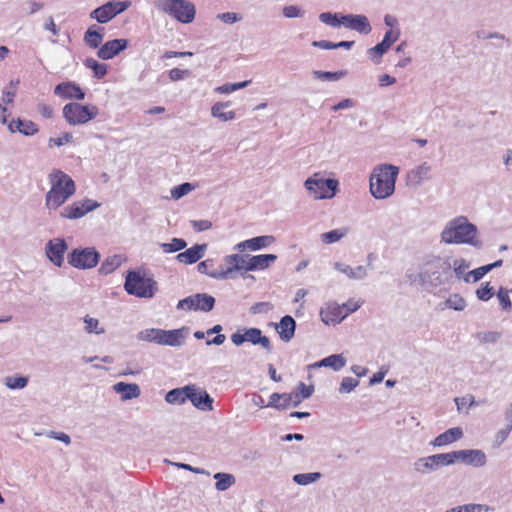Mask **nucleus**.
Masks as SVG:
<instances>
[{"label":"nucleus","mask_w":512,"mask_h":512,"mask_svg":"<svg viewBox=\"0 0 512 512\" xmlns=\"http://www.w3.org/2000/svg\"><path fill=\"white\" fill-rule=\"evenodd\" d=\"M477 234V227L467 217L458 216L446 224L441 232V241L445 244H469L479 248L482 242L477 239Z\"/></svg>","instance_id":"nucleus-1"},{"label":"nucleus","mask_w":512,"mask_h":512,"mask_svg":"<svg viewBox=\"0 0 512 512\" xmlns=\"http://www.w3.org/2000/svg\"><path fill=\"white\" fill-rule=\"evenodd\" d=\"M427 290L453 283L451 257L429 256L422 263Z\"/></svg>","instance_id":"nucleus-2"},{"label":"nucleus","mask_w":512,"mask_h":512,"mask_svg":"<svg viewBox=\"0 0 512 512\" xmlns=\"http://www.w3.org/2000/svg\"><path fill=\"white\" fill-rule=\"evenodd\" d=\"M51 184L46 193L45 204L48 209H57L64 204L76 191L73 179L61 170L54 169L49 174Z\"/></svg>","instance_id":"nucleus-3"},{"label":"nucleus","mask_w":512,"mask_h":512,"mask_svg":"<svg viewBox=\"0 0 512 512\" xmlns=\"http://www.w3.org/2000/svg\"><path fill=\"white\" fill-rule=\"evenodd\" d=\"M399 168L392 164L376 166L370 175V193L375 199H386L395 191Z\"/></svg>","instance_id":"nucleus-4"},{"label":"nucleus","mask_w":512,"mask_h":512,"mask_svg":"<svg viewBox=\"0 0 512 512\" xmlns=\"http://www.w3.org/2000/svg\"><path fill=\"white\" fill-rule=\"evenodd\" d=\"M155 7L181 23H191L195 18V6L188 0H158Z\"/></svg>","instance_id":"nucleus-5"},{"label":"nucleus","mask_w":512,"mask_h":512,"mask_svg":"<svg viewBox=\"0 0 512 512\" xmlns=\"http://www.w3.org/2000/svg\"><path fill=\"white\" fill-rule=\"evenodd\" d=\"M124 288L129 295L140 298H152L157 290V283L145 277L140 271H130L125 279Z\"/></svg>","instance_id":"nucleus-6"},{"label":"nucleus","mask_w":512,"mask_h":512,"mask_svg":"<svg viewBox=\"0 0 512 512\" xmlns=\"http://www.w3.org/2000/svg\"><path fill=\"white\" fill-rule=\"evenodd\" d=\"M336 179H324L320 173H314L304 182L305 188L313 194L315 199H330L335 196L338 190Z\"/></svg>","instance_id":"nucleus-7"},{"label":"nucleus","mask_w":512,"mask_h":512,"mask_svg":"<svg viewBox=\"0 0 512 512\" xmlns=\"http://www.w3.org/2000/svg\"><path fill=\"white\" fill-rule=\"evenodd\" d=\"M98 114V108L93 105H81L68 103L63 107V117L70 125H82L94 119Z\"/></svg>","instance_id":"nucleus-8"},{"label":"nucleus","mask_w":512,"mask_h":512,"mask_svg":"<svg viewBox=\"0 0 512 512\" xmlns=\"http://www.w3.org/2000/svg\"><path fill=\"white\" fill-rule=\"evenodd\" d=\"M453 465L451 452L438 453L418 458L413 463L414 471L421 475L434 473L441 467Z\"/></svg>","instance_id":"nucleus-9"},{"label":"nucleus","mask_w":512,"mask_h":512,"mask_svg":"<svg viewBox=\"0 0 512 512\" xmlns=\"http://www.w3.org/2000/svg\"><path fill=\"white\" fill-rule=\"evenodd\" d=\"M68 263L77 269H91L95 267L99 260L100 254L94 247L76 248L68 254Z\"/></svg>","instance_id":"nucleus-10"},{"label":"nucleus","mask_w":512,"mask_h":512,"mask_svg":"<svg viewBox=\"0 0 512 512\" xmlns=\"http://www.w3.org/2000/svg\"><path fill=\"white\" fill-rule=\"evenodd\" d=\"M130 6L129 1H109L104 5L94 9L90 13V18L96 20L100 24H105L118 14L124 12Z\"/></svg>","instance_id":"nucleus-11"},{"label":"nucleus","mask_w":512,"mask_h":512,"mask_svg":"<svg viewBox=\"0 0 512 512\" xmlns=\"http://www.w3.org/2000/svg\"><path fill=\"white\" fill-rule=\"evenodd\" d=\"M247 254L242 255L239 253L227 255L224 257L226 268L220 267L219 273L213 274V279L224 280L234 278L233 273L236 271H246Z\"/></svg>","instance_id":"nucleus-12"},{"label":"nucleus","mask_w":512,"mask_h":512,"mask_svg":"<svg viewBox=\"0 0 512 512\" xmlns=\"http://www.w3.org/2000/svg\"><path fill=\"white\" fill-rule=\"evenodd\" d=\"M453 465L461 462L473 467H483L487 462L486 454L480 449H465L452 451Z\"/></svg>","instance_id":"nucleus-13"},{"label":"nucleus","mask_w":512,"mask_h":512,"mask_svg":"<svg viewBox=\"0 0 512 512\" xmlns=\"http://www.w3.org/2000/svg\"><path fill=\"white\" fill-rule=\"evenodd\" d=\"M99 206L100 204L92 199H84L64 207L60 212V216L71 220L79 219Z\"/></svg>","instance_id":"nucleus-14"},{"label":"nucleus","mask_w":512,"mask_h":512,"mask_svg":"<svg viewBox=\"0 0 512 512\" xmlns=\"http://www.w3.org/2000/svg\"><path fill=\"white\" fill-rule=\"evenodd\" d=\"M68 250V245L63 238H54L45 245V254L48 260L57 267L64 264V255Z\"/></svg>","instance_id":"nucleus-15"},{"label":"nucleus","mask_w":512,"mask_h":512,"mask_svg":"<svg viewBox=\"0 0 512 512\" xmlns=\"http://www.w3.org/2000/svg\"><path fill=\"white\" fill-rule=\"evenodd\" d=\"M302 401V398H300L296 391L291 393L275 392L270 395L267 406L277 410H285L291 406L297 407Z\"/></svg>","instance_id":"nucleus-16"},{"label":"nucleus","mask_w":512,"mask_h":512,"mask_svg":"<svg viewBox=\"0 0 512 512\" xmlns=\"http://www.w3.org/2000/svg\"><path fill=\"white\" fill-rule=\"evenodd\" d=\"M341 22L345 28L355 30L360 34L367 35L372 31V27L365 15L347 14L341 16Z\"/></svg>","instance_id":"nucleus-17"},{"label":"nucleus","mask_w":512,"mask_h":512,"mask_svg":"<svg viewBox=\"0 0 512 512\" xmlns=\"http://www.w3.org/2000/svg\"><path fill=\"white\" fill-rule=\"evenodd\" d=\"M129 45L127 39H113L105 42L97 51V56L102 60H110L119 55Z\"/></svg>","instance_id":"nucleus-18"},{"label":"nucleus","mask_w":512,"mask_h":512,"mask_svg":"<svg viewBox=\"0 0 512 512\" xmlns=\"http://www.w3.org/2000/svg\"><path fill=\"white\" fill-rule=\"evenodd\" d=\"M274 242L275 237L272 235L257 236L239 242L234 246V249L239 252H243L245 250L257 251L269 247Z\"/></svg>","instance_id":"nucleus-19"},{"label":"nucleus","mask_w":512,"mask_h":512,"mask_svg":"<svg viewBox=\"0 0 512 512\" xmlns=\"http://www.w3.org/2000/svg\"><path fill=\"white\" fill-rule=\"evenodd\" d=\"M186 397H188V400L199 410H213V398L205 390L195 385H193V390H191Z\"/></svg>","instance_id":"nucleus-20"},{"label":"nucleus","mask_w":512,"mask_h":512,"mask_svg":"<svg viewBox=\"0 0 512 512\" xmlns=\"http://www.w3.org/2000/svg\"><path fill=\"white\" fill-rule=\"evenodd\" d=\"M431 171V165L427 162H423L420 165L414 167L407 173V184L410 187L418 188L423 182L430 179L429 173Z\"/></svg>","instance_id":"nucleus-21"},{"label":"nucleus","mask_w":512,"mask_h":512,"mask_svg":"<svg viewBox=\"0 0 512 512\" xmlns=\"http://www.w3.org/2000/svg\"><path fill=\"white\" fill-rule=\"evenodd\" d=\"M188 334V328L182 327L180 329L163 330L161 334L160 345L179 347L184 343Z\"/></svg>","instance_id":"nucleus-22"},{"label":"nucleus","mask_w":512,"mask_h":512,"mask_svg":"<svg viewBox=\"0 0 512 512\" xmlns=\"http://www.w3.org/2000/svg\"><path fill=\"white\" fill-rule=\"evenodd\" d=\"M246 271L264 270L270 267L277 260L275 254L250 255L247 254Z\"/></svg>","instance_id":"nucleus-23"},{"label":"nucleus","mask_w":512,"mask_h":512,"mask_svg":"<svg viewBox=\"0 0 512 512\" xmlns=\"http://www.w3.org/2000/svg\"><path fill=\"white\" fill-rule=\"evenodd\" d=\"M54 93L64 99L83 100L85 97V93L82 91L80 86L73 82H63L58 84L54 89Z\"/></svg>","instance_id":"nucleus-24"},{"label":"nucleus","mask_w":512,"mask_h":512,"mask_svg":"<svg viewBox=\"0 0 512 512\" xmlns=\"http://www.w3.org/2000/svg\"><path fill=\"white\" fill-rule=\"evenodd\" d=\"M321 320L325 324H339L345 319L343 307L337 303H329L320 311Z\"/></svg>","instance_id":"nucleus-25"},{"label":"nucleus","mask_w":512,"mask_h":512,"mask_svg":"<svg viewBox=\"0 0 512 512\" xmlns=\"http://www.w3.org/2000/svg\"><path fill=\"white\" fill-rule=\"evenodd\" d=\"M207 249V244H195L184 252L179 253L176 259L180 263L194 264L200 260Z\"/></svg>","instance_id":"nucleus-26"},{"label":"nucleus","mask_w":512,"mask_h":512,"mask_svg":"<svg viewBox=\"0 0 512 512\" xmlns=\"http://www.w3.org/2000/svg\"><path fill=\"white\" fill-rule=\"evenodd\" d=\"M462 437V429L460 427H453L438 435L430 444L433 447H444L456 442Z\"/></svg>","instance_id":"nucleus-27"},{"label":"nucleus","mask_w":512,"mask_h":512,"mask_svg":"<svg viewBox=\"0 0 512 512\" xmlns=\"http://www.w3.org/2000/svg\"><path fill=\"white\" fill-rule=\"evenodd\" d=\"M296 322L292 316L286 315L276 325L279 337L284 342H289L295 334Z\"/></svg>","instance_id":"nucleus-28"},{"label":"nucleus","mask_w":512,"mask_h":512,"mask_svg":"<svg viewBox=\"0 0 512 512\" xmlns=\"http://www.w3.org/2000/svg\"><path fill=\"white\" fill-rule=\"evenodd\" d=\"M246 341L253 345H260L267 353L272 352V345L267 336L262 334L259 328H247L245 329Z\"/></svg>","instance_id":"nucleus-29"},{"label":"nucleus","mask_w":512,"mask_h":512,"mask_svg":"<svg viewBox=\"0 0 512 512\" xmlns=\"http://www.w3.org/2000/svg\"><path fill=\"white\" fill-rule=\"evenodd\" d=\"M334 268L337 271L347 275V277L352 280H362L368 276V267L367 266L360 265V266H357L356 268H352L351 266H349L347 264H344L341 262H336L334 264Z\"/></svg>","instance_id":"nucleus-30"},{"label":"nucleus","mask_w":512,"mask_h":512,"mask_svg":"<svg viewBox=\"0 0 512 512\" xmlns=\"http://www.w3.org/2000/svg\"><path fill=\"white\" fill-rule=\"evenodd\" d=\"M113 390L121 394V400L127 401L140 396V387L136 383L118 382L114 384Z\"/></svg>","instance_id":"nucleus-31"},{"label":"nucleus","mask_w":512,"mask_h":512,"mask_svg":"<svg viewBox=\"0 0 512 512\" xmlns=\"http://www.w3.org/2000/svg\"><path fill=\"white\" fill-rule=\"evenodd\" d=\"M104 28L96 25H91L84 34V42L90 48H100V44L104 37Z\"/></svg>","instance_id":"nucleus-32"},{"label":"nucleus","mask_w":512,"mask_h":512,"mask_svg":"<svg viewBox=\"0 0 512 512\" xmlns=\"http://www.w3.org/2000/svg\"><path fill=\"white\" fill-rule=\"evenodd\" d=\"M8 129L12 133L17 131L25 136H32L38 132V127L34 122L22 119L10 122L8 124Z\"/></svg>","instance_id":"nucleus-33"},{"label":"nucleus","mask_w":512,"mask_h":512,"mask_svg":"<svg viewBox=\"0 0 512 512\" xmlns=\"http://www.w3.org/2000/svg\"><path fill=\"white\" fill-rule=\"evenodd\" d=\"M191 390H193V385L172 389L166 394L165 400L169 404H183L188 400L186 395H188Z\"/></svg>","instance_id":"nucleus-34"},{"label":"nucleus","mask_w":512,"mask_h":512,"mask_svg":"<svg viewBox=\"0 0 512 512\" xmlns=\"http://www.w3.org/2000/svg\"><path fill=\"white\" fill-rule=\"evenodd\" d=\"M230 105H231V102H229V101H227V102H216L211 107V115L214 118H217V119H219L220 121H223V122L234 120L235 117H236V114H235L234 111L224 112V109L230 107Z\"/></svg>","instance_id":"nucleus-35"},{"label":"nucleus","mask_w":512,"mask_h":512,"mask_svg":"<svg viewBox=\"0 0 512 512\" xmlns=\"http://www.w3.org/2000/svg\"><path fill=\"white\" fill-rule=\"evenodd\" d=\"M345 365L346 359L341 354L330 355L315 364L317 367H329L334 371L341 370Z\"/></svg>","instance_id":"nucleus-36"},{"label":"nucleus","mask_w":512,"mask_h":512,"mask_svg":"<svg viewBox=\"0 0 512 512\" xmlns=\"http://www.w3.org/2000/svg\"><path fill=\"white\" fill-rule=\"evenodd\" d=\"M195 311L209 312L215 305V298L206 293L194 294Z\"/></svg>","instance_id":"nucleus-37"},{"label":"nucleus","mask_w":512,"mask_h":512,"mask_svg":"<svg viewBox=\"0 0 512 512\" xmlns=\"http://www.w3.org/2000/svg\"><path fill=\"white\" fill-rule=\"evenodd\" d=\"M349 233V228L341 227L329 232L322 233L320 239L324 244H332L338 242Z\"/></svg>","instance_id":"nucleus-38"},{"label":"nucleus","mask_w":512,"mask_h":512,"mask_svg":"<svg viewBox=\"0 0 512 512\" xmlns=\"http://www.w3.org/2000/svg\"><path fill=\"white\" fill-rule=\"evenodd\" d=\"M123 261V257L121 255H113L107 257L99 268V273L103 275H108L112 273L115 269H117Z\"/></svg>","instance_id":"nucleus-39"},{"label":"nucleus","mask_w":512,"mask_h":512,"mask_svg":"<svg viewBox=\"0 0 512 512\" xmlns=\"http://www.w3.org/2000/svg\"><path fill=\"white\" fill-rule=\"evenodd\" d=\"M161 334H162V329L149 328V329L141 330L137 334L136 337L140 341H145V342H150V343H155V344L160 345Z\"/></svg>","instance_id":"nucleus-40"},{"label":"nucleus","mask_w":512,"mask_h":512,"mask_svg":"<svg viewBox=\"0 0 512 512\" xmlns=\"http://www.w3.org/2000/svg\"><path fill=\"white\" fill-rule=\"evenodd\" d=\"M405 281L410 285H419L420 287L427 289V282L424 278V269L422 264L420 265L418 272L408 270L405 274Z\"/></svg>","instance_id":"nucleus-41"},{"label":"nucleus","mask_w":512,"mask_h":512,"mask_svg":"<svg viewBox=\"0 0 512 512\" xmlns=\"http://www.w3.org/2000/svg\"><path fill=\"white\" fill-rule=\"evenodd\" d=\"M451 265L453 278L464 280V276L468 273L467 270L470 267V263L463 258H458L454 260L451 259Z\"/></svg>","instance_id":"nucleus-42"},{"label":"nucleus","mask_w":512,"mask_h":512,"mask_svg":"<svg viewBox=\"0 0 512 512\" xmlns=\"http://www.w3.org/2000/svg\"><path fill=\"white\" fill-rule=\"evenodd\" d=\"M214 479L217 480L215 488L219 491H225L235 483V477L228 473H216Z\"/></svg>","instance_id":"nucleus-43"},{"label":"nucleus","mask_w":512,"mask_h":512,"mask_svg":"<svg viewBox=\"0 0 512 512\" xmlns=\"http://www.w3.org/2000/svg\"><path fill=\"white\" fill-rule=\"evenodd\" d=\"M322 477L320 472H311V473H299L293 476V481L301 486H306L312 483H315Z\"/></svg>","instance_id":"nucleus-44"},{"label":"nucleus","mask_w":512,"mask_h":512,"mask_svg":"<svg viewBox=\"0 0 512 512\" xmlns=\"http://www.w3.org/2000/svg\"><path fill=\"white\" fill-rule=\"evenodd\" d=\"M451 510L453 512H490L494 509L488 505L470 503L453 507Z\"/></svg>","instance_id":"nucleus-45"},{"label":"nucleus","mask_w":512,"mask_h":512,"mask_svg":"<svg viewBox=\"0 0 512 512\" xmlns=\"http://www.w3.org/2000/svg\"><path fill=\"white\" fill-rule=\"evenodd\" d=\"M84 64L87 68L93 70L94 77L97 79H101L107 74V66L103 63H99L94 58H87Z\"/></svg>","instance_id":"nucleus-46"},{"label":"nucleus","mask_w":512,"mask_h":512,"mask_svg":"<svg viewBox=\"0 0 512 512\" xmlns=\"http://www.w3.org/2000/svg\"><path fill=\"white\" fill-rule=\"evenodd\" d=\"M187 246L184 239L173 238L169 243H160V247L164 253H175Z\"/></svg>","instance_id":"nucleus-47"},{"label":"nucleus","mask_w":512,"mask_h":512,"mask_svg":"<svg viewBox=\"0 0 512 512\" xmlns=\"http://www.w3.org/2000/svg\"><path fill=\"white\" fill-rule=\"evenodd\" d=\"M4 384L9 389H23L28 384V377L25 376H7L4 379Z\"/></svg>","instance_id":"nucleus-48"},{"label":"nucleus","mask_w":512,"mask_h":512,"mask_svg":"<svg viewBox=\"0 0 512 512\" xmlns=\"http://www.w3.org/2000/svg\"><path fill=\"white\" fill-rule=\"evenodd\" d=\"M250 80L238 82V83H226L215 88V92L219 94H229L239 89L245 88L250 84Z\"/></svg>","instance_id":"nucleus-49"},{"label":"nucleus","mask_w":512,"mask_h":512,"mask_svg":"<svg viewBox=\"0 0 512 512\" xmlns=\"http://www.w3.org/2000/svg\"><path fill=\"white\" fill-rule=\"evenodd\" d=\"M319 20L333 28H338L343 25L341 22V16H339L338 13L323 12L319 15Z\"/></svg>","instance_id":"nucleus-50"},{"label":"nucleus","mask_w":512,"mask_h":512,"mask_svg":"<svg viewBox=\"0 0 512 512\" xmlns=\"http://www.w3.org/2000/svg\"><path fill=\"white\" fill-rule=\"evenodd\" d=\"M465 299L459 294L451 295L446 301L445 306L455 311H462L466 307Z\"/></svg>","instance_id":"nucleus-51"},{"label":"nucleus","mask_w":512,"mask_h":512,"mask_svg":"<svg viewBox=\"0 0 512 512\" xmlns=\"http://www.w3.org/2000/svg\"><path fill=\"white\" fill-rule=\"evenodd\" d=\"M346 74L345 71H337V72H329V71H313V75L317 79L326 80V81H337L344 77Z\"/></svg>","instance_id":"nucleus-52"},{"label":"nucleus","mask_w":512,"mask_h":512,"mask_svg":"<svg viewBox=\"0 0 512 512\" xmlns=\"http://www.w3.org/2000/svg\"><path fill=\"white\" fill-rule=\"evenodd\" d=\"M194 189V186L191 183H182L178 186H175L171 189V197L175 200L182 198L187 195Z\"/></svg>","instance_id":"nucleus-53"},{"label":"nucleus","mask_w":512,"mask_h":512,"mask_svg":"<svg viewBox=\"0 0 512 512\" xmlns=\"http://www.w3.org/2000/svg\"><path fill=\"white\" fill-rule=\"evenodd\" d=\"M389 50V48L383 44L382 42L378 43L374 47L368 49L367 53L370 56V58L375 61L376 63H379L382 56Z\"/></svg>","instance_id":"nucleus-54"},{"label":"nucleus","mask_w":512,"mask_h":512,"mask_svg":"<svg viewBox=\"0 0 512 512\" xmlns=\"http://www.w3.org/2000/svg\"><path fill=\"white\" fill-rule=\"evenodd\" d=\"M487 273H488V268L485 266H481L472 271H469L464 276V281L466 283H475V282L479 281Z\"/></svg>","instance_id":"nucleus-55"},{"label":"nucleus","mask_w":512,"mask_h":512,"mask_svg":"<svg viewBox=\"0 0 512 512\" xmlns=\"http://www.w3.org/2000/svg\"><path fill=\"white\" fill-rule=\"evenodd\" d=\"M359 385V380L353 377H344L340 383V393H350Z\"/></svg>","instance_id":"nucleus-56"},{"label":"nucleus","mask_w":512,"mask_h":512,"mask_svg":"<svg viewBox=\"0 0 512 512\" xmlns=\"http://www.w3.org/2000/svg\"><path fill=\"white\" fill-rule=\"evenodd\" d=\"M214 262L211 259L204 260L200 262L197 266V270L201 274H206L209 277L213 278V274L219 273V269H213Z\"/></svg>","instance_id":"nucleus-57"},{"label":"nucleus","mask_w":512,"mask_h":512,"mask_svg":"<svg viewBox=\"0 0 512 512\" xmlns=\"http://www.w3.org/2000/svg\"><path fill=\"white\" fill-rule=\"evenodd\" d=\"M481 343H496L501 338V333L497 331H485L477 334Z\"/></svg>","instance_id":"nucleus-58"},{"label":"nucleus","mask_w":512,"mask_h":512,"mask_svg":"<svg viewBox=\"0 0 512 512\" xmlns=\"http://www.w3.org/2000/svg\"><path fill=\"white\" fill-rule=\"evenodd\" d=\"M85 330L88 333L103 334L105 331L103 328L98 329L99 321L95 318L86 316L84 318Z\"/></svg>","instance_id":"nucleus-59"},{"label":"nucleus","mask_w":512,"mask_h":512,"mask_svg":"<svg viewBox=\"0 0 512 512\" xmlns=\"http://www.w3.org/2000/svg\"><path fill=\"white\" fill-rule=\"evenodd\" d=\"M497 297L503 310H510L511 300L509 298V291L505 288H500Z\"/></svg>","instance_id":"nucleus-60"},{"label":"nucleus","mask_w":512,"mask_h":512,"mask_svg":"<svg viewBox=\"0 0 512 512\" xmlns=\"http://www.w3.org/2000/svg\"><path fill=\"white\" fill-rule=\"evenodd\" d=\"M296 393L302 398V400L311 397L314 392V387L312 385L307 386L305 383L300 382L296 389Z\"/></svg>","instance_id":"nucleus-61"},{"label":"nucleus","mask_w":512,"mask_h":512,"mask_svg":"<svg viewBox=\"0 0 512 512\" xmlns=\"http://www.w3.org/2000/svg\"><path fill=\"white\" fill-rule=\"evenodd\" d=\"M476 295L479 300L488 301L493 295L492 287H490L489 283L487 282L479 289H477Z\"/></svg>","instance_id":"nucleus-62"},{"label":"nucleus","mask_w":512,"mask_h":512,"mask_svg":"<svg viewBox=\"0 0 512 512\" xmlns=\"http://www.w3.org/2000/svg\"><path fill=\"white\" fill-rule=\"evenodd\" d=\"M283 15L286 18H298L304 15V12L295 5H288L283 8Z\"/></svg>","instance_id":"nucleus-63"},{"label":"nucleus","mask_w":512,"mask_h":512,"mask_svg":"<svg viewBox=\"0 0 512 512\" xmlns=\"http://www.w3.org/2000/svg\"><path fill=\"white\" fill-rule=\"evenodd\" d=\"M191 72L187 69L173 68L169 71V78L171 81L183 80L185 77H189Z\"/></svg>","instance_id":"nucleus-64"}]
</instances>
